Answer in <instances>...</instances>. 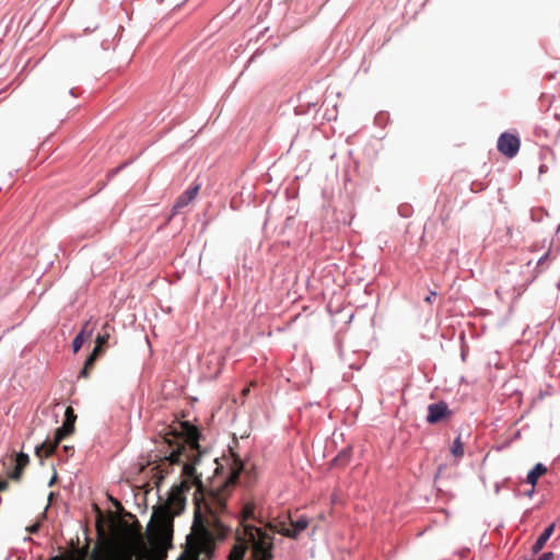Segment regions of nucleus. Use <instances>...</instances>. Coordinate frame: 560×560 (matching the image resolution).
Returning a JSON list of instances; mask_svg holds the SVG:
<instances>
[{
  "mask_svg": "<svg viewBox=\"0 0 560 560\" xmlns=\"http://www.w3.org/2000/svg\"><path fill=\"white\" fill-rule=\"evenodd\" d=\"M552 556H553V555H552V552H546V553H544V555L540 557V559H539V560H549V559H551V558H552Z\"/></svg>",
  "mask_w": 560,
  "mask_h": 560,
  "instance_id": "obj_25",
  "label": "nucleus"
},
{
  "mask_svg": "<svg viewBox=\"0 0 560 560\" xmlns=\"http://www.w3.org/2000/svg\"><path fill=\"white\" fill-rule=\"evenodd\" d=\"M547 472V467L538 463L534 466V468L527 474L526 482L535 487L538 479Z\"/></svg>",
  "mask_w": 560,
  "mask_h": 560,
  "instance_id": "obj_14",
  "label": "nucleus"
},
{
  "mask_svg": "<svg viewBox=\"0 0 560 560\" xmlns=\"http://www.w3.org/2000/svg\"><path fill=\"white\" fill-rule=\"evenodd\" d=\"M254 513H255V504L253 502L245 503L242 509L241 516H240V525L243 527V532H242L243 534H245L246 526H252L250 524L247 523V521L255 518Z\"/></svg>",
  "mask_w": 560,
  "mask_h": 560,
  "instance_id": "obj_13",
  "label": "nucleus"
},
{
  "mask_svg": "<svg viewBox=\"0 0 560 560\" xmlns=\"http://www.w3.org/2000/svg\"><path fill=\"white\" fill-rule=\"evenodd\" d=\"M350 460V453L348 451H342L338 454V456L334 459V465L343 466L348 464Z\"/></svg>",
  "mask_w": 560,
  "mask_h": 560,
  "instance_id": "obj_19",
  "label": "nucleus"
},
{
  "mask_svg": "<svg viewBox=\"0 0 560 560\" xmlns=\"http://www.w3.org/2000/svg\"><path fill=\"white\" fill-rule=\"evenodd\" d=\"M245 537L248 545L252 546V557L254 560H271L273 538L257 526H246Z\"/></svg>",
  "mask_w": 560,
  "mask_h": 560,
  "instance_id": "obj_3",
  "label": "nucleus"
},
{
  "mask_svg": "<svg viewBox=\"0 0 560 560\" xmlns=\"http://www.w3.org/2000/svg\"><path fill=\"white\" fill-rule=\"evenodd\" d=\"M200 432L197 427L188 421H180L176 425L170 427L164 434V441L171 452L161 457L159 463L152 468L155 470L152 479L154 486L159 489L166 475L171 474L173 466L183 462V455L187 450H194L198 446Z\"/></svg>",
  "mask_w": 560,
  "mask_h": 560,
  "instance_id": "obj_2",
  "label": "nucleus"
},
{
  "mask_svg": "<svg viewBox=\"0 0 560 560\" xmlns=\"http://www.w3.org/2000/svg\"><path fill=\"white\" fill-rule=\"evenodd\" d=\"M39 528H40V523L36 522L35 524H33L30 527H27V530L31 534H36L39 530Z\"/></svg>",
  "mask_w": 560,
  "mask_h": 560,
  "instance_id": "obj_23",
  "label": "nucleus"
},
{
  "mask_svg": "<svg viewBox=\"0 0 560 560\" xmlns=\"http://www.w3.org/2000/svg\"><path fill=\"white\" fill-rule=\"evenodd\" d=\"M125 560H131V559H130V558H127V559H125Z\"/></svg>",
  "mask_w": 560,
  "mask_h": 560,
  "instance_id": "obj_31",
  "label": "nucleus"
},
{
  "mask_svg": "<svg viewBox=\"0 0 560 560\" xmlns=\"http://www.w3.org/2000/svg\"><path fill=\"white\" fill-rule=\"evenodd\" d=\"M188 490L189 485L187 480L172 487L167 500L153 511L150 544L160 553H165L172 544L173 520L175 515L184 511L186 505L185 492Z\"/></svg>",
  "mask_w": 560,
  "mask_h": 560,
  "instance_id": "obj_1",
  "label": "nucleus"
},
{
  "mask_svg": "<svg viewBox=\"0 0 560 560\" xmlns=\"http://www.w3.org/2000/svg\"><path fill=\"white\" fill-rule=\"evenodd\" d=\"M436 295V292H430V294L424 299L425 302L432 303V299Z\"/></svg>",
  "mask_w": 560,
  "mask_h": 560,
  "instance_id": "obj_24",
  "label": "nucleus"
},
{
  "mask_svg": "<svg viewBox=\"0 0 560 560\" xmlns=\"http://www.w3.org/2000/svg\"><path fill=\"white\" fill-rule=\"evenodd\" d=\"M498 150L508 158H513L520 150V139L511 133H502L498 140Z\"/></svg>",
  "mask_w": 560,
  "mask_h": 560,
  "instance_id": "obj_4",
  "label": "nucleus"
},
{
  "mask_svg": "<svg viewBox=\"0 0 560 560\" xmlns=\"http://www.w3.org/2000/svg\"><path fill=\"white\" fill-rule=\"evenodd\" d=\"M85 341H86V337L83 336V334H78L72 342L73 352L77 353L82 348V346Z\"/></svg>",
  "mask_w": 560,
  "mask_h": 560,
  "instance_id": "obj_20",
  "label": "nucleus"
},
{
  "mask_svg": "<svg viewBox=\"0 0 560 560\" xmlns=\"http://www.w3.org/2000/svg\"><path fill=\"white\" fill-rule=\"evenodd\" d=\"M287 518L292 528H282L284 537L296 539L300 533L308 527V520L305 516H301L295 521L290 515Z\"/></svg>",
  "mask_w": 560,
  "mask_h": 560,
  "instance_id": "obj_8",
  "label": "nucleus"
},
{
  "mask_svg": "<svg viewBox=\"0 0 560 560\" xmlns=\"http://www.w3.org/2000/svg\"><path fill=\"white\" fill-rule=\"evenodd\" d=\"M61 441H57V434L55 433V438L52 441L46 440L42 444L37 445L35 448L36 456L43 458V457H49L54 454L56 451L58 444Z\"/></svg>",
  "mask_w": 560,
  "mask_h": 560,
  "instance_id": "obj_11",
  "label": "nucleus"
},
{
  "mask_svg": "<svg viewBox=\"0 0 560 560\" xmlns=\"http://www.w3.org/2000/svg\"><path fill=\"white\" fill-rule=\"evenodd\" d=\"M248 393H249V387H245V388L242 390V395H243V396H246Z\"/></svg>",
  "mask_w": 560,
  "mask_h": 560,
  "instance_id": "obj_27",
  "label": "nucleus"
},
{
  "mask_svg": "<svg viewBox=\"0 0 560 560\" xmlns=\"http://www.w3.org/2000/svg\"><path fill=\"white\" fill-rule=\"evenodd\" d=\"M98 348H94L92 353L85 360L83 369L80 372V376L86 378L90 375V371L93 369L94 363L98 357Z\"/></svg>",
  "mask_w": 560,
  "mask_h": 560,
  "instance_id": "obj_16",
  "label": "nucleus"
},
{
  "mask_svg": "<svg viewBox=\"0 0 560 560\" xmlns=\"http://www.w3.org/2000/svg\"><path fill=\"white\" fill-rule=\"evenodd\" d=\"M12 462L14 463V467L12 470L8 471L7 476L14 481H20L24 469L30 464V457L26 453L20 452L12 458Z\"/></svg>",
  "mask_w": 560,
  "mask_h": 560,
  "instance_id": "obj_7",
  "label": "nucleus"
},
{
  "mask_svg": "<svg viewBox=\"0 0 560 560\" xmlns=\"http://www.w3.org/2000/svg\"><path fill=\"white\" fill-rule=\"evenodd\" d=\"M289 525H290L289 520H283V521H278V522H270L267 524V527L271 532L279 533L283 536L284 530L282 528H290Z\"/></svg>",
  "mask_w": 560,
  "mask_h": 560,
  "instance_id": "obj_17",
  "label": "nucleus"
},
{
  "mask_svg": "<svg viewBox=\"0 0 560 560\" xmlns=\"http://www.w3.org/2000/svg\"><path fill=\"white\" fill-rule=\"evenodd\" d=\"M51 560H65V559L60 556H56V557L51 558Z\"/></svg>",
  "mask_w": 560,
  "mask_h": 560,
  "instance_id": "obj_29",
  "label": "nucleus"
},
{
  "mask_svg": "<svg viewBox=\"0 0 560 560\" xmlns=\"http://www.w3.org/2000/svg\"><path fill=\"white\" fill-rule=\"evenodd\" d=\"M139 528V525L137 524V528L133 529L132 526L125 520H119L116 524H115V535L119 538V539H129L133 536L135 532L138 530Z\"/></svg>",
  "mask_w": 560,
  "mask_h": 560,
  "instance_id": "obj_12",
  "label": "nucleus"
},
{
  "mask_svg": "<svg viewBox=\"0 0 560 560\" xmlns=\"http://www.w3.org/2000/svg\"><path fill=\"white\" fill-rule=\"evenodd\" d=\"M451 452L457 458L463 457V455H464V444H463V442L460 440V436H457L455 439V441L453 442V445L451 447Z\"/></svg>",
  "mask_w": 560,
  "mask_h": 560,
  "instance_id": "obj_18",
  "label": "nucleus"
},
{
  "mask_svg": "<svg viewBox=\"0 0 560 560\" xmlns=\"http://www.w3.org/2000/svg\"><path fill=\"white\" fill-rule=\"evenodd\" d=\"M77 420V415L72 407H67L65 411V421L60 428L56 430L57 441H62L66 436L72 434L74 432V423Z\"/></svg>",
  "mask_w": 560,
  "mask_h": 560,
  "instance_id": "obj_6",
  "label": "nucleus"
},
{
  "mask_svg": "<svg viewBox=\"0 0 560 560\" xmlns=\"http://www.w3.org/2000/svg\"><path fill=\"white\" fill-rule=\"evenodd\" d=\"M93 329H94V326L91 325V320H88L83 325V327H82V329H81V331L79 334H83V336H85L86 339H89L91 337L92 332H93Z\"/></svg>",
  "mask_w": 560,
  "mask_h": 560,
  "instance_id": "obj_21",
  "label": "nucleus"
},
{
  "mask_svg": "<svg viewBox=\"0 0 560 560\" xmlns=\"http://www.w3.org/2000/svg\"><path fill=\"white\" fill-rule=\"evenodd\" d=\"M63 448H65L66 452H69L70 450H73V447L67 446V445Z\"/></svg>",
  "mask_w": 560,
  "mask_h": 560,
  "instance_id": "obj_30",
  "label": "nucleus"
},
{
  "mask_svg": "<svg viewBox=\"0 0 560 560\" xmlns=\"http://www.w3.org/2000/svg\"><path fill=\"white\" fill-rule=\"evenodd\" d=\"M235 539L236 542L229 555V560H243L248 548L247 537L237 529Z\"/></svg>",
  "mask_w": 560,
  "mask_h": 560,
  "instance_id": "obj_10",
  "label": "nucleus"
},
{
  "mask_svg": "<svg viewBox=\"0 0 560 560\" xmlns=\"http://www.w3.org/2000/svg\"><path fill=\"white\" fill-rule=\"evenodd\" d=\"M555 530V524H550L542 533L541 535L537 538L536 542L534 544L533 546V552L534 553H537L539 552L545 544L547 542V540L550 538V536L552 535Z\"/></svg>",
  "mask_w": 560,
  "mask_h": 560,
  "instance_id": "obj_15",
  "label": "nucleus"
},
{
  "mask_svg": "<svg viewBox=\"0 0 560 560\" xmlns=\"http://www.w3.org/2000/svg\"><path fill=\"white\" fill-rule=\"evenodd\" d=\"M108 339V336H101L98 335L97 338H96V347L95 348H98V353L101 352V348L104 343H106Z\"/></svg>",
  "mask_w": 560,
  "mask_h": 560,
  "instance_id": "obj_22",
  "label": "nucleus"
},
{
  "mask_svg": "<svg viewBox=\"0 0 560 560\" xmlns=\"http://www.w3.org/2000/svg\"><path fill=\"white\" fill-rule=\"evenodd\" d=\"M448 406L444 401H439L428 406L427 421L430 424L438 423L451 415Z\"/></svg>",
  "mask_w": 560,
  "mask_h": 560,
  "instance_id": "obj_5",
  "label": "nucleus"
},
{
  "mask_svg": "<svg viewBox=\"0 0 560 560\" xmlns=\"http://www.w3.org/2000/svg\"><path fill=\"white\" fill-rule=\"evenodd\" d=\"M7 487H8V482L7 481H0V491L5 490Z\"/></svg>",
  "mask_w": 560,
  "mask_h": 560,
  "instance_id": "obj_26",
  "label": "nucleus"
},
{
  "mask_svg": "<svg viewBox=\"0 0 560 560\" xmlns=\"http://www.w3.org/2000/svg\"><path fill=\"white\" fill-rule=\"evenodd\" d=\"M534 491H535V487H532V489L529 491H527V495L530 497L534 493Z\"/></svg>",
  "mask_w": 560,
  "mask_h": 560,
  "instance_id": "obj_28",
  "label": "nucleus"
},
{
  "mask_svg": "<svg viewBox=\"0 0 560 560\" xmlns=\"http://www.w3.org/2000/svg\"><path fill=\"white\" fill-rule=\"evenodd\" d=\"M200 190V184H196L192 187L185 190L175 201L173 206V213L179 212L183 208L188 206L198 195Z\"/></svg>",
  "mask_w": 560,
  "mask_h": 560,
  "instance_id": "obj_9",
  "label": "nucleus"
}]
</instances>
